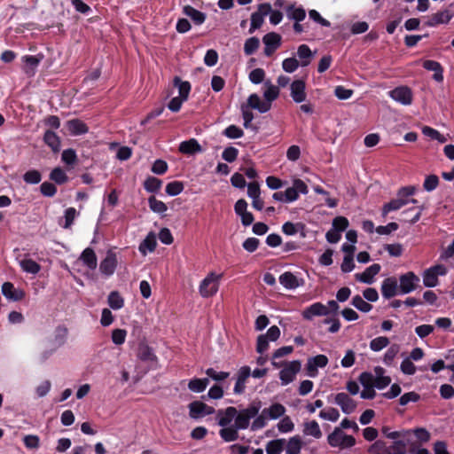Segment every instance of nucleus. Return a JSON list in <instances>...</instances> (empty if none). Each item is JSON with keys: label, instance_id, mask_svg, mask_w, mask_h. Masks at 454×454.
<instances>
[{"label": "nucleus", "instance_id": "1", "mask_svg": "<svg viewBox=\"0 0 454 454\" xmlns=\"http://www.w3.org/2000/svg\"><path fill=\"white\" fill-rule=\"evenodd\" d=\"M286 411V409L283 404L279 403H272L268 408H264L261 414L254 419L251 425V429L256 431L263 428L267 425L268 419L275 420L280 419L285 415Z\"/></svg>", "mask_w": 454, "mask_h": 454}, {"label": "nucleus", "instance_id": "2", "mask_svg": "<svg viewBox=\"0 0 454 454\" xmlns=\"http://www.w3.org/2000/svg\"><path fill=\"white\" fill-rule=\"evenodd\" d=\"M223 274H217L215 272H210L207 277L200 282L199 286L200 294L203 298H208L214 296L217 292L222 279Z\"/></svg>", "mask_w": 454, "mask_h": 454}, {"label": "nucleus", "instance_id": "3", "mask_svg": "<svg viewBox=\"0 0 454 454\" xmlns=\"http://www.w3.org/2000/svg\"><path fill=\"white\" fill-rule=\"evenodd\" d=\"M327 442L330 446L342 450L353 447L356 439L352 435L346 434L340 427H335L327 436Z\"/></svg>", "mask_w": 454, "mask_h": 454}, {"label": "nucleus", "instance_id": "4", "mask_svg": "<svg viewBox=\"0 0 454 454\" xmlns=\"http://www.w3.org/2000/svg\"><path fill=\"white\" fill-rule=\"evenodd\" d=\"M261 409L260 403H253L247 409L240 411L235 416V426L239 429H246L249 427V422L252 418H254Z\"/></svg>", "mask_w": 454, "mask_h": 454}, {"label": "nucleus", "instance_id": "5", "mask_svg": "<svg viewBox=\"0 0 454 454\" xmlns=\"http://www.w3.org/2000/svg\"><path fill=\"white\" fill-rule=\"evenodd\" d=\"M447 269L444 265L438 264L426 270L423 273V284L427 287H434L438 285V277L444 276Z\"/></svg>", "mask_w": 454, "mask_h": 454}, {"label": "nucleus", "instance_id": "6", "mask_svg": "<svg viewBox=\"0 0 454 454\" xmlns=\"http://www.w3.org/2000/svg\"><path fill=\"white\" fill-rule=\"evenodd\" d=\"M301 362L298 360L285 363L283 369L279 372V378L282 385H287L294 380L296 374L301 370Z\"/></svg>", "mask_w": 454, "mask_h": 454}, {"label": "nucleus", "instance_id": "7", "mask_svg": "<svg viewBox=\"0 0 454 454\" xmlns=\"http://www.w3.org/2000/svg\"><path fill=\"white\" fill-rule=\"evenodd\" d=\"M309 192L307 184L301 179H294L293 185L288 187L285 192L286 203L295 201L299 198V194H307Z\"/></svg>", "mask_w": 454, "mask_h": 454}, {"label": "nucleus", "instance_id": "8", "mask_svg": "<svg viewBox=\"0 0 454 454\" xmlns=\"http://www.w3.org/2000/svg\"><path fill=\"white\" fill-rule=\"evenodd\" d=\"M188 408L189 416L193 419H198L215 412V409L213 407L208 406L200 401H194L190 403Z\"/></svg>", "mask_w": 454, "mask_h": 454}, {"label": "nucleus", "instance_id": "9", "mask_svg": "<svg viewBox=\"0 0 454 454\" xmlns=\"http://www.w3.org/2000/svg\"><path fill=\"white\" fill-rule=\"evenodd\" d=\"M281 35L275 32L266 34L262 37V42L265 45L264 54L271 56L273 52L281 45Z\"/></svg>", "mask_w": 454, "mask_h": 454}, {"label": "nucleus", "instance_id": "10", "mask_svg": "<svg viewBox=\"0 0 454 454\" xmlns=\"http://www.w3.org/2000/svg\"><path fill=\"white\" fill-rule=\"evenodd\" d=\"M400 291L402 294H409L416 289L419 278L412 271H409L400 277Z\"/></svg>", "mask_w": 454, "mask_h": 454}, {"label": "nucleus", "instance_id": "11", "mask_svg": "<svg viewBox=\"0 0 454 454\" xmlns=\"http://www.w3.org/2000/svg\"><path fill=\"white\" fill-rule=\"evenodd\" d=\"M389 96L396 102L409 106L412 102V93L408 87H397L389 92Z\"/></svg>", "mask_w": 454, "mask_h": 454}, {"label": "nucleus", "instance_id": "12", "mask_svg": "<svg viewBox=\"0 0 454 454\" xmlns=\"http://www.w3.org/2000/svg\"><path fill=\"white\" fill-rule=\"evenodd\" d=\"M334 402L340 407L342 412L346 414L354 412L356 408V403L343 392L335 395Z\"/></svg>", "mask_w": 454, "mask_h": 454}, {"label": "nucleus", "instance_id": "13", "mask_svg": "<svg viewBox=\"0 0 454 454\" xmlns=\"http://www.w3.org/2000/svg\"><path fill=\"white\" fill-rule=\"evenodd\" d=\"M2 294L9 301H18L25 296V293L16 288L11 282H4L1 287Z\"/></svg>", "mask_w": 454, "mask_h": 454}, {"label": "nucleus", "instance_id": "14", "mask_svg": "<svg viewBox=\"0 0 454 454\" xmlns=\"http://www.w3.org/2000/svg\"><path fill=\"white\" fill-rule=\"evenodd\" d=\"M305 443L300 434L290 437L284 445L286 454H300Z\"/></svg>", "mask_w": 454, "mask_h": 454}, {"label": "nucleus", "instance_id": "15", "mask_svg": "<svg viewBox=\"0 0 454 454\" xmlns=\"http://www.w3.org/2000/svg\"><path fill=\"white\" fill-rule=\"evenodd\" d=\"M306 85L302 80H295L290 85L291 97L296 103H301L306 99Z\"/></svg>", "mask_w": 454, "mask_h": 454}, {"label": "nucleus", "instance_id": "16", "mask_svg": "<svg viewBox=\"0 0 454 454\" xmlns=\"http://www.w3.org/2000/svg\"><path fill=\"white\" fill-rule=\"evenodd\" d=\"M137 357L146 362L151 368H154L157 365V357L154 355L153 349L145 344H141L138 348Z\"/></svg>", "mask_w": 454, "mask_h": 454}, {"label": "nucleus", "instance_id": "17", "mask_svg": "<svg viewBox=\"0 0 454 454\" xmlns=\"http://www.w3.org/2000/svg\"><path fill=\"white\" fill-rule=\"evenodd\" d=\"M117 266V258L115 254L113 252H108L106 254V258L101 262L99 270L100 271L106 275L111 276L114 274Z\"/></svg>", "mask_w": 454, "mask_h": 454}, {"label": "nucleus", "instance_id": "18", "mask_svg": "<svg viewBox=\"0 0 454 454\" xmlns=\"http://www.w3.org/2000/svg\"><path fill=\"white\" fill-rule=\"evenodd\" d=\"M326 315H328V308L320 302H316L302 311V316L307 320H310L316 316Z\"/></svg>", "mask_w": 454, "mask_h": 454}, {"label": "nucleus", "instance_id": "19", "mask_svg": "<svg viewBox=\"0 0 454 454\" xmlns=\"http://www.w3.org/2000/svg\"><path fill=\"white\" fill-rule=\"evenodd\" d=\"M398 291L397 280L391 277L383 280L381 285V293L383 297L390 299L394 297Z\"/></svg>", "mask_w": 454, "mask_h": 454}, {"label": "nucleus", "instance_id": "20", "mask_svg": "<svg viewBox=\"0 0 454 454\" xmlns=\"http://www.w3.org/2000/svg\"><path fill=\"white\" fill-rule=\"evenodd\" d=\"M385 373V369L380 366H376L373 370L374 386L378 389H383L391 383V378Z\"/></svg>", "mask_w": 454, "mask_h": 454}, {"label": "nucleus", "instance_id": "21", "mask_svg": "<svg viewBox=\"0 0 454 454\" xmlns=\"http://www.w3.org/2000/svg\"><path fill=\"white\" fill-rule=\"evenodd\" d=\"M68 132L73 136L86 134L89 131L88 126L79 119H72L66 122Z\"/></svg>", "mask_w": 454, "mask_h": 454}, {"label": "nucleus", "instance_id": "22", "mask_svg": "<svg viewBox=\"0 0 454 454\" xmlns=\"http://www.w3.org/2000/svg\"><path fill=\"white\" fill-rule=\"evenodd\" d=\"M380 264L374 263L368 267L363 273L356 274V278L360 282L372 284L374 280V276L380 272Z\"/></svg>", "mask_w": 454, "mask_h": 454}, {"label": "nucleus", "instance_id": "23", "mask_svg": "<svg viewBox=\"0 0 454 454\" xmlns=\"http://www.w3.org/2000/svg\"><path fill=\"white\" fill-rule=\"evenodd\" d=\"M302 433L305 436H312L315 439H320L323 435L320 426L316 420L304 421Z\"/></svg>", "mask_w": 454, "mask_h": 454}, {"label": "nucleus", "instance_id": "24", "mask_svg": "<svg viewBox=\"0 0 454 454\" xmlns=\"http://www.w3.org/2000/svg\"><path fill=\"white\" fill-rule=\"evenodd\" d=\"M410 202L416 203L417 200L414 199H406L403 196H400L399 193H397V198L395 200H392L390 202L386 204L383 207V213L387 214L390 211L393 210H398L402 207L408 205Z\"/></svg>", "mask_w": 454, "mask_h": 454}, {"label": "nucleus", "instance_id": "25", "mask_svg": "<svg viewBox=\"0 0 454 454\" xmlns=\"http://www.w3.org/2000/svg\"><path fill=\"white\" fill-rule=\"evenodd\" d=\"M328 363V358L325 355H317L309 358L307 363V370L310 376H315L317 367H325Z\"/></svg>", "mask_w": 454, "mask_h": 454}, {"label": "nucleus", "instance_id": "26", "mask_svg": "<svg viewBox=\"0 0 454 454\" xmlns=\"http://www.w3.org/2000/svg\"><path fill=\"white\" fill-rule=\"evenodd\" d=\"M237 415V409L235 407H228L225 410H219L217 411L218 424L221 427H226Z\"/></svg>", "mask_w": 454, "mask_h": 454}, {"label": "nucleus", "instance_id": "27", "mask_svg": "<svg viewBox=\"0 0 454 454\" xmlns=\"http://www.w3.org/2000/svg\"><path fill=\"white\" fill-rule=\"evenodd\" d=\"M250 107L258 110L260 113H266L270 109V103L262 101L257 94H252L247 99Z\"/></svg>", "mask_w": 454, "mask_h": 454}, {"label": "nucleus", "instance_id": "28", "mask_svg": "<svg viewBox=\"0 0 454 454\" xmlns=\"http://www.w3.org/2000/svg\"><path fill=\"white\" fill-rule=\"evenodd\" d=\"M179 151L184 154H194L202 151L201 146L194 138L184 141L179 145Z\"/></svg>", "mask_w": 454, "mask_h": 454}, {"label": "nucleus", "instance_id": "29", "mask_svg": "<svg viewBox=\"0 0 454 454\" xmlns=\"http://www.w3.org/2000/svg\"><path fill=\"white\" fill-rule=\"evenodd\" d=\"M80 259L90 270H95L98 265L97 256L93 249L88 247L83 250Z\"/></svg>", "mask_w": 454, "mask_h": 454}, {"label": "nucleus", "instance_id": "30", "mask_svg": "<svg viewBox=\"0 0 454 454\" xmlns=\"http://www.w3.org/2000/svg\"><path fill=\"white\" fill-rule=\"evenodd\" d=\"M411 443H414L410 439V442L407 440L403 438H398L394 441L393 444L390 446L389 454H406L407 445H410V449L411 448Z\"/></svg>", "mask_w": 454, "mask_h": 454}, {"label": "nucleus", "instance_id": "31", "mask_svg": "<svg viewBox=\"0 0 454 454\" xmlns=\"http://www.w3.org/2000/svg\"><path fill=\"white\" fill-rule=\"evenodd\" d=\"M279 282L287 289H294L300 286L298 278L291 272H285L280 275Z\"/></svg>", "mask_w": 454, "mask_h": 454}, {"label": "nucleus", "instance_id": "32", "mask_svg": "<svg viewBox=\"0 0 454 454\" xmlns=\"http://www.w3.org/2000/svg\"><path fill=\"white\" fill-rule=\"evenodd\" d=\"M156 238L153 233H149L146 238L143 240V242L139 245V251L144 255L147 254V252L154 251L156 247Z\"/></svg>", "mask_w": 454, "mask_h": 454}, {"label": "nucleus", "instance_id": "33", "mask_svg": "<svg viewBox=\"0 0 454 454\" xmlns=\"http://www.w3.org/2000/svg\"><path fill=\"white\" fill-rule=\"evenodd\" d=\"M286 443V439H276L270 441L265 447V450L267 454H280L284 450V445Z\"/></svg>", "mask_w": 454, "mask_h": 454}, {"label": "nucleus", "instance_id": "34", "mask_svg": "<svg viewBox=\"0 0 454 454\" xmlns=\"http://www.w3.org/2000/svg\"><path fill=\"white\" fill-rule=\"evenodd\" d=\"M382 433L389 439L403 438L407 440L408 442H410V436L411 435V430L390 431L387 427L382 428Z\"/></svg>", "mask_w": 454, "mask_h": 454}, {"label": "nucleus", "instance_id": "35", "mask_svg": "<svg viewBox=\"0 0 454 454\" xmlns=\"http://www.w3.org/2000/svg\"><path fill=\"white\" fill-rule=\"evenodd\" d=\"M44 142L51 148L55 153L60 150V138L52 131H46L44 134Z\"/></svg>", "mask_w": 454, "mask_h": 454}, {"label": "nucleus", "instance_id": "36", "mask_svg": "<svg viewBox=\"0 0 454 454\" xmlns=\"http://www.w3.org/2000/svg\"><path fill=\"white\" fill-rule=\"evenodd\" d=\"M208 382L209 380L207 378L193 379L189 381L188 388L194 393H201L207 388Z\"/></svg>", "mask_w": 454, "mask_h": 454}, {"label": "nucleus", "instance_id": "37", "mask_svg": "<svg viewBox=\"0 0 454 454\" xmlns=\"http://www.w3.org/2000/svg\"><path fill=\"white\" fill-rule=\"evenodd\" d=\"M184 13L190 17L196 24H201L205 20V14L201 12L194 9L193 7L190 5H186L184 8Z\"/></svg>", "mask_w": 454, "mask_h": 454}, {"label": "nucleus", "instance_id": "38", "mask_svg": "<svg viewBox=\"0 0 454 454\" xmlns=\"http://www.w3.org/2000/svg\"><path fill=\"white\" fill-rule=\"evenodd\" d=\"M239 428L234 425L232 427H224L220 430L219 434L225 442H232L239 438Z\"/></svg>", "mask_w": 454, "mask_h": 454}, {"label": "nucleus", "instance_id": "39", "mask_svg": "<svg viewBox=\"0 0 454 454\" xmlns=\"http://www.w3.org/2000/svg\"><path fill=\"white\" fill-rule=\"evenodd\" d=\"M266 90L263 92V97L266 102H271L275 100L279 95V90L278 86L271 84L270 82L264 83Z\"/></svg>", "mask_w": 454, "mask_h": 454}, {"label": "nucleus", "instance_id": "40", "mask_svg": "<svg viewBox=\"0 0 454 454\" xmlns=\"http://www.w3.org/2000/svg\"><path fill=\"white\" fill-rule=\"evenodd\" d=\"M67 330L65 327H58L55 331V339L51 344V351L56 350L58 348L65 343Z\"/></svg>", "mask_w": 454, "mask_h": 454}, {"label": "nucleus", "instance_id": "41", "mask_svg": "<svg viewBox=\"0 0 454 454\" xmlns=\"http://www.w3.org/2000/svg\"><path fill=\"white\" fill-rule=\"evenodd\" d=\"M277 427L280 433L286 434L294 431V423L289 416H285L277 424Z\"/></svg>", "mask_w": 454, "mask_h": 454}, {"label": "nucleus", "instance_id": "42", "mask_svg": "<svg viewBox=\"0 0 454 454\" xmlns=\"http://www.w3.org/2000/svg\"><path fill=\"white\" fill-rule=\"evenodd\" d=\"M148 203L150 209L157 214H164L168 209L167 205L163 201L157 200L154 196H151L148 199Z\"/></svg>", "mask_w": 454, "mask_h": 454}, {"label": "nucleus", "instance_id": "43", "mask_svg": "<svg viewBox=\"0 0 454 454\" xmlns=\"http://www.w3.org/2000/svg\"><path fill=\"white\" fill-rule=\"evenodd\" d=\"M174 84L175 86L178 87L179 96L183 98V99L187 100L190 90H191V85L188 82H182L179 77L174 78Z\"/></svg>", "mask_w": 454, "mask_h": 454}, {"label": "nucleus", "instance_id": "44", "mask_svg": "<svg viewBox=\"0 0 454 454\" xmlns=\"http://www.w3.org/2000/svg\"><path fill=\"white\" fill-rule=\"evenodd\" d=\"M388 344L389 340L387 337L380 336L371 340L370 348L374 352H379L387 347Z\"/></svg>", "mask_w": 454, "mask_h": 454}, {"label": "nucleus", "instance_id": "45", "mask_svg": "<svg viewBox=\"0 0 454 454\" xmlns=\"http://www.w3.org/2000/svg\"><path fill=\"white\" fill-rule=\"evenodd\" d=\"M411 434H414L417 438L416 444H423L430 441L431 434L424 427H418L411 430Z\"/></svg>", "mask_w": 454, "mask_h": 454}, {"label": "nucleus", "instance_id": "46", "mask_svg": "<svg viewBox=\"0 0 454 454\" xmlns=\"http://www.w3.org/2000/svg\"><path fill=\"white\" fill-rule=\"evenodd\" d=\"M50 179L58 184H63L67 182L68 177L62 168H55L50 174Z\"/></svg>", "mask_w": 454, "mask_h": 454}, {"label": "nucleus", "instance_id": "47", "mask_svg": "<svg viewBox=\"0 0 454 454\" xmlns=\"http://www.w3.org/2000/svg\"><path fill=\"white\" fill-rule=\"evenodd\" d=\"M287 17L289 19L294 20L296 21H301L306 17V12L303 8H295L294 5H291L286 10Z\"/></svg>", "mask_w": 454, "mask_h": 454}, {"label": "nucleus", "instance_id": "48", "mask_svg": "<svg viewBox=\"0 0 454 454\" xmlns=\"http://www.w3.org/2000/svg\"><path fill=\"white\" fill-rule=\"evenodd\" d=\"M297 54L301 59V65L306 67L309 64V59L312 55L310 49L306 44H301L298 47Z\"/></svg>", "mask_w": 454, "mask_h": 454}, {"label": "nucleus", "instance_id": "49", "mask_svg": "<svg viewBox=\"0 0 454 454\" xmlns=\"http://www.w3.org/2000/svg\"><path fill=\"white\" fill-rule=\"evenodd\" d=\"M260 46V41L257 37H250L246 40L244 44V52L247 56L254 53Z\"/></svg>", "mask_w": 454, "mask_h": 454}, {"label": "nucleus", "instance_id": "50", "mask_svg": "<svg viewBox=\"0 0 454 454\" xmlns=\"http://www.w3.org/2000/svg\"><path fill=\"white\" fill-rule=\"evenodd\" d=\"M184 190V184L180 181H173L167 184L166 193L169 196H176Z\"/></svg>", "mask_w": 454, "mask_h": 454}, {"label": "nucleus", "instance_id": "51", "mask_svg": "<svg viewBox=\"0 0 454 454\" xmlns=\"http://www.w3.org/2000/svg\"><path fill=\"white\" fill-rule=\"evenodd\" d=\"M108 304L114 309H120L124 305V301L117 292L110 293L108 296Z\"/></svg>", "mask_w": 454, "mask_h": 454}, {"label": "nucleus", "instance_id": "52", "mask_svg": "<svg viewBox=\"0 0 454 454\" xmlns=\"http://www.w3.org/2000/svg\"><path fill=\"white\" fill-rule=\"evenodd\" d=\"M352 305L362 312H369L372 306L365 301L361 296L356 295L352 298Z\"/></svg>", "mask_w": 454, "mask_h": 454}, {"label": "nucleus", "instance_id": "53", "mask_svg": "<svg viewBox=\"0 0 454 454\" xmlns=\"http://www.w3.org/2000/svg\"><path fill=\"white\" fill-rule=\"evenodd\" d=\"M319 417L322 419L335 422L339 419L340 413L337 409L331 407V408H328L327 410L321 411L319 412Z\"/></svg>", "mask_w": 454, "mask_h": 454}, {"label": "nucleus", "instance_id": "54", "mask_svg": "<svg viewBox=\"0 0 454 454\" xmlns=\"http://www.w3.org/2000/svg\"><path fill=\"white\" fill-rule=\"evenodd\" d=\"M162 182L153 176L148 177L145 181V189L150 192H155L161 187Z\"/></svg>", "mask_w": 454, "mask_h": 454}, {"label": "nucleus", "instance_id": "55", "mask_svg": "<svg viewBox=\"0 0 454 454\" xmlns=\"http://www.w3.org/2000/svg\"><path fill=\"white\" fill-rule=\"evenodd\" d=\"M400 347L397 344H393L385 353L383 361L385 364L390 365L394 361L395 357L398 354Z\"/></svg>", "mask_w": 454, "mask_h": 454}, {"label": "nucleus", "instance_id": "56", "mask_svg": "<svg viewBox=\"0 0 454 454\" xmlns=\"http://www.w3.org/2000/svg\"><path fill=\"white\" fill-rule=\"evenodd\" d=\"M51 388V383L49 380H43L35 388V395L38 397L45 396Z\"/></svg>", "mask_w": 454, "mask_h": 454}, {"label": "nucleus", "instance_id": "57", "mask_svg": "<svg viewBox=\"0 0 454 454\" xmlns=\"http://www.w3.org/2000/svg\"><path fill=\"white\" fill-rule=\"evenodd\" d=\"M223 134L229 138L235 139L243 137L244 132L240 128L231 125L224 129Z\"/></svg>", "mask_w": 454, "mask_h": 454}, {"label": "nucleus", "instance_id": "58", "mask_svg": "<svg viewBox=\"0 0 454 454\" xmlns=\"http://www.w3.org/2000/svg\"><path fill=\"white\" fill-rule=\"evenodd\" d=\"M263 18L261 13H257L256 12L252 13L251 15V26L249 28V33L252 34L254 30L260 28L263 24Z\"/></svg>", "mask_w": 454, "mask_h": 454}, {"label": "nucleus", "instance_id": "59", "mask_svg": "<svg viewBox=\"0 0 454 454\" xmlns=\"http://www.w3.org/2000/svg\"><path fill=\"white\" fill-rule=\"evenodd\" d=\"M348 226V220L344 216H337L333 220L332 228L339 231H345Z\"/></svg>", "mask_w": 454, "mask_h": 454}, {"label": "nucleus", "instance_id": "60", "mask_svg": "<svg viewBox=\"0 0 454 454\" xmlns=\"http://www.w3.org/2000/svg\"><path fill=\"white\" fill-rule=\"evenodd\" d=\"M61 159L63 162H65L67 165L74 164L77 160V156L73 149H67L64 150L61 155Z\"/></svg>", "mask_w": 454, "mask_h": 454}, {"label": "nucleus", "instance_id": "61", "mask_svg": "<svg viewBox=\"0 0 454 454\" xmlns=\"http://www.w3.org/2000/svg\"><path fill=\"white\" fill-rule=\"evenodd\" d=\"M127 332L123 329H114L112 333V340L116 345H121L126 339Z\"/></svg>", "mask_w": 454, "mask_h": 454}, {"label": "nucleus", "instance_id": "62", "mask_svg": "<svg viewBox=\"0 0 454 454\" xmlns=\"http://www.w3.org/2000/svg\"><path fill=\"white\" fill-rule=\"evenodd\" d=\"M40 191L43 196L52 197L56 194L57 188L53 184L49 183V182H44L41 184Z\"/></svg>", "mask_w": 454, "mask_h": 454}, {"label": "nucleus", "instance_id": "63", "mask_svg": "<svg viewBox=\"0 0 454 454\" xmlns=\"http://www.w3.org/2000/svg\"><path fill=\"white\" fill-rule=\"evenodd\" d=\"M299 67V62L294 58L286 59L282 63L283 69L287 73L294 72Z\"/></svg>", "mask_w": 454, "mask_h": 454}, {"label": "nucleus", "instance_id": "64", "mask_svg": "<svg viewBox=\"0 0 454 454\" xmlns=\"http://www.w3.org/2000/svg\"><path fill=\"white\" fill-rule=\"evenodd\" d=\"M239 151L235 147L230 146L223 150L222 157L228 162H233L238 156Z\"/></svg>", "mask_w": 454, "mask_h": 454}]
</instances>
